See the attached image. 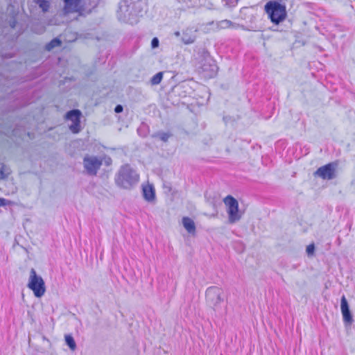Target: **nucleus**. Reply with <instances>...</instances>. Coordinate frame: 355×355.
<instances>
[{
	"instance_id": "c85d7f7f",
	"label": "nucleus",
	"mask_w": 355,
	"mask_h": 355,
	"mask_svg": "<svg viewBox=\"0 0 355 355\" xmlns=\"http://www.w3.org/2000/svg\"><path fill=\"white\" fill-rule=\"evenodd\" d=\"M239 245H241L240 252H242L244 251L245 248H244V246H243V245L242 243H240Z\"/></svg>"
},
{
	"instance_id": "aec40b11",
	"label": "nucleus",
	"mask_w": 355,
	"mask_h": 355,
	"mask_svg": "<svg viewBox=\"0 0 355 355\" xmlns=\"http://www.w3.org/2000/svg\"><path fill=\"white\" fill-rule=\"evenodd\" d=\"M219 26L221 28H235L238 26V25L232 22L230 20L225 19V20H222L219 22Z\"/></svg>"
},
{
	"instance_id": "cd10ccee",
	"label": "nucleus",
	"mask_w": 355,
	"mask_h": 355,
	"mask_svg": "<svg viewBox=\"0 0 355 355\" xmlns=\"http://www.w3.org/2000/svg\"><path fill=\"white\" fill-rule=\"evenodd\" d=\"M7 205V200L3 198H0V207Z\"/></svg>"
},
{
	"instance_id": "2eb2a0df",
	"label": "nucleus",
	"mask_w": 355,
	"mask_h": 355,
	"mask_svg": "<svg viewBox=\"0 0 355 355\" xmlns=\"http://www.w3.org/2000/svg\"><path fill=\"white\" fill-rule=\"evenodd\" d=\"M196 35L192 33L191 30L187 29L182 33V41L185 44H189L194 42Z\"/></svg>"
},
{
	"instance_id": "20e7f679",
	"label": "nucleus",
	"mask_w": 355,
	"mask_h": 355,
	"mask_svg": "<svg viewBox=\"0 0 355 355\" xmlns=\"http://www.w3.org/2000/svg\"><path fill=\"white\" fill-rule=\"evenodd\" d=\"M27 286L36 297H42L46 291L45 283L42 277L38 275L34 268H31Z\"/></svg>"
},
{
	"instance_id": "2f4dec72",
	"label": "nucleus",
	"mask_w": 355,
	"mask_h": 355,
	"mask_svg": "<svg viewBox=\"0 0 355 355\" xmlns=\"http://www.w3.org/2000/svg\"><path fill=\"white\" fill-rule=\"evenodd\" d=\"M175 35H176L177 36H179L180 33H179V32H176V33H175Z\"/></svg>"
},
{
	"instance_id": "412c9836",
	"label": "nucleus",
	"mask_w": 355,
	"mask_h": 355,
	"mask_svg": "<svg viewBox=\"0 0 355 355\" xmlns=\"http://www.w3.org/2000/svg\"><path fill=\"white\" fill-rule=\"evenodd\" d=\"M65 342H66V344L68 345V347L71 350H74L76 348V342L72 336L66 335L65 336Z\"/></svg>"
},
{
	"instance_id": "6e6552de",
	"label": "nucleus",
	"mask_w": 355,
	"mask_h": 355,
	"mask_svg": "<svg viewBox=\"0 0 355 355\" xmlns=\"http://www.w3.org/2000/svg\"><path fill=\"white\" fill-rule=\"evenodd\" d=\"M103 164V159L94 155H86L83 158V166L89 175H96Z\"/></svg>"
},
{
	"instance_id": "c756f323",
	"label": "nucleus",
	"mask_w": 355,
	"mask_h": 355,
	"mask_svg": "<svg viewBox=\"0 0 355 355\" xmlns=\"http://www.w3.org/2000/svg\"><path fill=\"white\" fill-rule=\"evenodd\" d=\"M10 26L12 28H14L15 26V21H13L12 23H10Z\"/></svg>"
},
{
	"instance_id": "a211bd4d",
	"label": "nucleus",
	"mask_w": 355,
	"mask_h": 355,
	"mask_svg": "<svg viewBox=\"0 0 355 355\" xmlns=\"http://www.w3.org/2000/svg\"><path fill=\"white\" fill-rule=\"evenodd\" d=\"M35 3L39 6L44 12L49 10L50 3L48 0H34Z\"/></svg>"
},
{
	"instance_id": "393cba45",
	"label": "nucleus",
	"mask_w": 355,
	"mask_h": 355,
	"mask_svg": "<svg viewBox=\"0 0 355 355\" xmlns=\"http://www.w3.org/2000/svg\"><path fill=\"white\" fill-rule=\"evenodd\" d=\"M145 126H140L137 129V132L139 136L145 137L146 136V132L145 130Z\"/></svg>"
},
{
	"instance_id": "f257e3e1",
	"label": "nucleus",
	"mask_w": 355,
	"mask_h": 355,
	"mask_svg": "<svg viewBox=\"0 0 355 355\" xmlns=\"http://www.w3.org/2000/svg\"><path fill=\"white\" fill-rule=\"evenodd\" d=\"M142 2L135 0H121L117 11L119 21L131 25L136 24L139 21V15L141 12Z\"/></svg>"
},
{
	"instance_id": "f3484780",
	"label": "nucleus",
	"mask_w": 355,
	"mask_h": 355,
	"mask_svg": "<svg viewBox=\"0 0 355 355\" xmlns=\"http://www.w3.org/2000/svg\"><path fill=\"white\" fill-rule=\"evenodd\" d=\"M172 136V134L170 132H157L154 133L152 137L154 138H159L161 141L164 142H166L168 139Z\"/></svg>"
},
{
	"instance_id": "a878e982",
	"label": "nucleus",
	"mask_w": 355,
	"mask_h": 355,
	"mask_svg": "<svg viewBox=\"0 0 355 355\" xmlns=\"http://www.w3.org/2000/svg\"><path fill=\"white\" fill-rule=\"evenodd\" d=\"M159 41L157 37H153L151 40V47L153 49L157 48L159 46Z\"/></svg>"
},
{
	"instance_id": "9d476101",
	"label": "nucleus",
	"mask_w": 355,
	"mask_h": 355,
	"mask_svg": "<svg viewBox=\"0 0 355 355\" xmlns=\"http://www.w3.org/2000/svg\"><path fill=\"white\" fill-rule=\"evenodd\" d=\"M337 164L331 162L318 168L314 173L315 176H318L323 180H332L336 177Z\"/></svg>"
},
{
	"instance_id": "4be33fe9",
	"label": "nucleus",
	"mask_w": 355,
	"mask_h": 355,
	"mask_svg": "<svg viewBox=\"0 0 355 355\" xmlns=\"http://www.w3.org/2000/svg\"><path fill=\"white\" fill-rule=\"evenodd\" d=\"M163 72L160 71L154 75L151 79L150 83L153 85H158L161 83L163 78Z\"/></svg>"
},
{
	"instance_id": "39448f33",
	"label": "nucleus",
	"mask_w": 355,
	"mask_h": 355,
	"mask_svg": "<svg viewBox=\"0 0 355 355\" xmlns=\"http://www.w3.org/2000/svg\"><path fill=\"white\" fill-rule=\"evenodd\" d=\"M205 296L207 304L215 311H218L224 300L223 290L218 286H210L206 290Z\"/></svg>"
},
{
	"instance_id": "f8f14e48",
	"label": "nucleus",
	"mask_w": 355,
	"mask_h": 355,
	"mask_svg": "<svg viewBox=\"0 0 355 355\" xmlns=\"http://www.w3.org/2000/svg\"><path fill=\"white\" fill-rule=\"evenodd\" d=\"M340 310L344 323L345 324H351L353 322V317L345 295H343L340 300Z\"/></svg>"
},
{
	"instance_id": "ddd939ff",
	"label": "nucleus",
	"mask_w": 355,
	"mask_h": 355,
	"mask_svg": "<svg viewBox=\"0 0 355 355\" xmlns=\"http://www.w3.org/2000/svg\"><path fill=\"white\" fill-rule=\"evenodd\" d=\"M142 194L144 198L148 202H152L155 200V190L152 184L144 186Z\"/></svg>"
},
{
	"instance_id": "7ed1b4c3",
	"label": "nucleus",
	"mask_w": 355,
	"mask_h": 355,
	"mask_svg": "<svg viewBox=\"0 0 355 355\" xmlns=\"http://www.w3.org/2000/svg\"><path fill=\"white\" fill-rule=\"evenodd\" d=\"M264 9L270 21L276 25L284 21L287 16L286 6L277 1L266 3Z\"/></svg>"
},
{
	"instance_id": "0eeeda50",
	"label": "nucleus",
	"mask_w": 355,
	"mask_h": 355,
	"mask_svg": "<svg viewBox=\"0 0 355 355\" xmlns=\"http://www.w3.org/2000/svg\"><path fill=\"white\" fill-rule=\"evenodd\" d=\"M197 54L199 56L198 58H202L200 67L202 71H209V75L214 76L217 72L218 67L215 61L210 57L209 52L205 48H200L198 50Z\"/></svg>"
},
{
	"instance_id": "423d86ee",
	"label": "nucleus",
	"mask_w": 355,
	"mask_h": 355,
	"mask_svg": "<svg viewBox=\"0 0 355 355\" xmlns=\"http://www.w3.org/2000/svg\"><path fill=\"white\" fill-rule=\"evenodd\" d=\"M223 202L227 207L229 222L234 223L239 221L241 218V214H239L238 201L234 197L229 195L224 198Z\"/></svg>"
},
{
	"instance_id": "dca6fc26",
	"label": "nucleus",
	"mask_w": 355,
	"mask_h": 355,
	"mask_svg": "<svg viewBox=\"0 0 355 355\" xmlns=\"http://www.w3.org/2000/svg\"><path fill=\"white\" fill-rule=\"evenodd\" d=\"M10 172V168L6 165L0 162V180L7 178Z\"/></svg>"
},
{
	"instance_id": "f03ea898",
	"label": "nucleus",
	"mask_w": 355,
	"mask_h": 355,
	"mask_svg": "<svg viewBox=\"0 0 355 355\" xmlns=\"http://www.w3.org/2000/svg\"><path fill=\"white\" fill-rule=\"evenodd\" d=\"M139 180V174L129 164L121 166L115 175L116 185L125 189H132L138 183Z\"/></svg>"
},
{
	"instance_id": "4468645a",
	"label": "nucleus",
	"mask_w": 355,
	"mask_h": 355,
	"mask_svg": "<svg viewBox=\"0 0 355 355\" xmlns=\"http://www.w3.org/2000/svg\"><path fill=\"white\" fill-rule=\"evenodd\" d=\"M182 225L186 230L191 234L196 232V225L194 221L189 217H183Z\"/></svg>"
},
{
	"instance_id": "9b49d317",
	"label": "nucleus",
	"mask_w": 355,
	"mask_h": 355,
	"mask_svg": "<svg viewBox=\"0 0 355 355\" xmlns=\"http://www.w3.org/2000/svg\"><path fill=\"white\" fill-rule=\"evenodd\" d=\"M64 3V10L66 12H78L79 15H85V10L80 5V0H62Z\"/></svg>"
},
{
	"instance_id": "7c9ffc66",
	"label": "nucleus",
	"mask_w": 355,
	"mask_h": 355,
	"mask_svg": "<svg viewBox=\"0 0 355 355\" xmlns=\"http://www.w3.org/2000/svg\"><path fill=\"white\" fill-rule=\"evenodd\" d=\"M111 162V159L109 158V161H107V164H108Z\"/></svg>"
},
{
	"instance_id": "5701e85b",
	"label": "nucleus",
	"mask_w": 355,
	"mask_h": 355,
	"mask_svg": "<svg viewBox=\"0 0 355 355\" xmlns=\"http://www.w3.org/2000/svg\"><path fill=\"white\" fill-rule=\"evenodd\" d=\"M225 2V6L228 7H234L238 3L239 0H222Z\"/></svg>"
},
{
	"instance_id": "bb28decb",
	"label": "nucleus",
	"mask_w": 355,
	"mask_h": 355,
	"mask_svg": "<svg viewBox=\"0 0 355 355\" xmlns=\"http://www.w3.org/2000/svg\"><path fill=\"white\" fill-rule=\"evenodd\" d=\"M123 110V107L121 105H117L114 108V112L116 113H121Z\"/></svg>"
},
{
	"instance_id": "b1692460",
	"label": "nucleus",
	"mask_w": 355,
	"mask_h": 355,
	"mask_svg": "<svg viewBox=\"0 0 355 355\" xmlns=\"http://www.w3.org/2000/svg\"><path fill=\"white\" fill-rule=\"evenodd\" d=\"M306 253L308 254V256H312L314 253V251H315V245L313 243L312 244H310L307 247H306Z\"/></svg>"
},
{
	"instance_id": "6ab92c4d",
	"label": "nucleus",
	"mask_w": 355,
	"mask_h": 355,
	"mask_svg": "<svg viewBox=\"0 0 355 355\" xmlns=\"http://www.w3.org/2000/svg\"><path fill=\"white\" fill-rule=\"evenodd\" d=\"M61 45V41L58 38H54L51 42L47 43L45 46V49L46 51H51L55 47L59 46Z\"/></svg>"
},
{
	"instance_id": "1a4fd4ad",
	"label": "nucleus",
	"mask_w": 355,
	"mask_h": 355,
	"mask_svg": "<svg viewBox=\"0 0 355 355\" xmlns=\"http://www.w3.org/2000/svg\"><path fill=\"white\" fill-rule=\"evenodd\" d=\"M81 114V112L77 109L71 110L65 114V119L72 122L69 125V130L74 134H77L80 131Z\"/></svg>"
}]
</instances>
